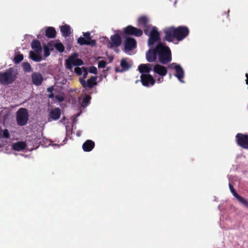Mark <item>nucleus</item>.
Returning <instances> with one entry per match:
<instances>
[{"mask_svg": "<svg viewBox=\"0 0 248 248\" xmlns=\"http://www.w3.org/2000/svg\"><path fill=\"white\" fill-rule=\"evenodd\" d=\"M163 32L165 34L164 40L168 42H172L174 39L178 41H182L188 35L189 30L188 27L185 26L177 28L171 26L165 28Z\"/></svg>", "mask_w": 248, "mask_h": 248, "instance_id": "nucleus-1", "label": "nucleus"}, {"mask_svg": "<svg viewBox=\"0 0 248 248\" xmlns=\"http://www.w3.org/2000/svg\"><path fill=\"white\" fill-rule=\"evenodd\" d=\"M159 62L162 64H167L171 61V53L170 48L162 43L156 46Z\"/></svg>", "mask_w": 248, "mask_h": 248, "instance_id": "nucleus-2", "label": "nucleus"}, {"mask_svg": "<svg viewBox=\"0 0 248 248\" xmlns=\"http://www.w3.org/2000/svg\"><path fill=\"white\" fill-rule=\"evenodd\" d=\"M18 73L14 67H10L5 72H0V83L2 85L13 83L17 78Z\"/></svg>", "mask_w": 248, "mask_h": 248, "instance_id": "nucleus-3", "label": "nucleus"}, {"mask_svg": "<svg viewBox=\"0 0 248 248\" xmlns=\"http://www.w3.org/2000/svg\"><path fill=\"white\" fill-rule=\"evenodd\" d=\"M78 54L74 53L71 56H70L65 61V67L67 69L72 70L73 66H81L84 64L83 61L81 59L78 58Z\"/></svg>", "mask_w": 248, "mask_h": 248, "instance_id": "nucleus-4", "label": "nucleus"}, {"mask_svg": "<svg viewBox=\"0 0 248 248\" xmlns=\"http://www.w3.org/2000/svg\"><path fill=\"white\" fill-rule=\"evenodd\" d=\"M29 113L25 108H20L16 113V121L20 126L25 125L29 120Z\"/></svg>", "mask_w": 248, "mask_h": 248, "instance_id": "nucleus-5", "label": "nucleus"}, {"mask_svg": "<svg viewBox=\"0 0 248 248\" xmlns=\"http://www.w3.org/2000/svg\"><path fill=\"white\" fill-rule=\"evenodd\" d=\"M168 67L169 69L174 70L175 71V74H174L175 77L178 78L179 81L184 82L183 78L184 77L185 72L183 68L180 64L173 62L170 64Z\"/></svg>", "mask_w": 248, "mask_h": 248, "instance_id": "nucleus-6", "label": "nucleus"}, {"mask_svg": "<svg viewBox=\"0 0 248 248\" xmlns=\"http://www.w3.org/2000/svg\"><path fill=\"white\" fill-rule=\"evenodd\" d=\"M148 45L149 46L154 45L156 42L160 41V33L156 27H153L148 35Z\"/></svg>", "mask_w": 248, "mask_h": 248, "instance_id": "nucleus-7", "label": "nucleus"}, {"mask_svg": "<svg viewBox=\"0 0 248 248\" xmlns=\"http://www.w3.org/2000/svg\"><path fill=\"white\" fill-rule=\"evenodd\" d=\"M237 145L243 149L248 150V134L237 133L235 136Z\"/></svg>", "mask_w": 248, "mask_h": 248, "instance_id": "nucleus-8", "label": "nucleus"}, {"mask_svg": "<svg viewBox=\"0 0 248 248\" xmlns=\"http://www.w3.org/2000/svg\"><path fill=\"white\" fill-rule=\"evenodd\" d=\"M125 34L127 35H134L136 37H140L143 34V31L131 25H128L124 29Z\"/></svg>", "mask_w": 248, "mask_h": 248, "instance_id": "nucleus-9", "label": "nucleus"}, {"mask_svg": "<svg viewBox=\"0 0 248 248\" xmlns=\"http://www.w3.org/2000/svg\"><path fill=\"white\" fill-rule=\"evenodd\" d=\"M97 77L92 76L87 80V82L83 79H79V82L83 88L92 89L97 85Z\"/></svg>", "mask_w": 248, "mask_h": 248, "instance_id": "nucleus-10", "label": "nucleus"}, {"mask_svg": "<svg viewBox=\"0 0 248 248\" xmlns=\"http://www.w3.org/2000/svg\"><path fill=\"white\" fill-rule=\"evenodd\" d=\"M140 81L143 86L149 87L150 85H154L155 82V79L150 74H141Z\"/></svg>", "mask_w": 248, "mask_h": 248, "instance_id": "nucleus-11", "label": "nucleus"}, {"mask_svg": "<svg viewBox=\"0 0 248 248\" xmlns=\"http://www.w3.org/2000/svg\"><path fill=\"white\" fill-rule=\"evenodd\" d=\"M137 46L136 40L132 37H128L124 41V50L125 51H129L135 49Z\"/></svg>", "mask_w": 248, "mask_h": 248, "instance_id": "nucleus-12", "label": "nucleus"}, {"mask_svg": "<svg viewBox=\"0 0 248 248\" xmlns=\"http://www.w3.org/2000/svg\"><path fill=\"white\" fill-rule=\"evenodd\" d=\"M61 110L59 108H55L50 110L48 114V121L51 122L52 121L58 120L61 117Z\"/></svg>", "mask_w": 248, "mask_h": 248, "instance_id": "nucleus-13", "label": "nucleus"}, {"mask_svg": "<svg viewBox=\"0 0 248 248\" xmlns=\"http://www.w3.org/2000/svg\"><path fill=\"white\" fill-rule=\"evenodd\" d=\"M229 188L230 189L232 194L233 196L242 204H243L245 207L248 208V202L245 200L243 197L240 196L237 194L236 192L235 189L234 188L232 185L230 183L229 184Z\"/></svg>", "mask_w": 248, "mask_h": 248, "instance_id": "nucleus-14", "label": "nucleus"}, {"mask_svg": "<svg viewBox=\"0 0 248 248\" xmlns=\"http://www.w3.org/2000/svg\"><path fill=\"white\" fill-rule=\"evenodd\" d=\"M157 52L156 46L154 48L150 49L146 54V58L149 62H153L157 58Z\"/></svg>", "mask_w": 248, "mask_h": 248, "instance_id": "nucleus-15", "label": "nucleus"}, {"mask_svg": "<svg viewBox=\"0 0 248 248\" xmlns=\"http://www.w3.org/2000/svg\"><path fill=\"white\" fill-rule=\"evenodd\" d=\"M32 83L36 86L41 85L43 81L42 75L39 72L33 73L31 75Z\"/></svg>", "mask_w": 248, "mask_h": 248, "instance_id": "nucleus-16", "label": "nucleus"}, {"mask_svg": "<svg viewBox=\"0 0 248 248\" xmlns=\"http://www.w3.org/2000/svg\"><path fill=\"white\" fill-rule=\"evenodd\" d=\"M154 72L161 77H164L167 74V68L162 65L156 64L153 68Z\"/></svg>", "mask_w": 248, "mask_h": 248, "instance_id": "nucleus-17", "label": "nucleus"}, {"mask_svg": "<svg viewBox=\"0 0 248 248\" xmlns=\"http://www.w3.org/2000/svg\"><path fill=\"white\" fill-rule=\"evenodd\" d=\"M120 65L122 67V69H120L119 67H115V71L116 73L123 72L124 71H127L130 67V64L125 59H122L121 60Z\"/></svg>", "mask_w": 248, "mask_h": 248, "instance_id": "nucleus-18", "label": "nucleus"}, {"mask_svg": "<svg viewBox=\"0 0 248 248\" xmlns=\"http://www.w3.org/2000/svg\"><path fill=\"white\" fill-rule=\"evenodd\" d=\"M94 146L95 143L94 141L88 140L82 144V149L85 152H90L94 148Z\"/></svg>", "mask_w": 248, "mask_h": 248, "instance_id": "nucleus-19", "label": "nucleus"}, {"mask_svg": "<svg viewBox=\"0 0 248 248\" xmlns=\"http://www.w3.org/2000/svg\"><path fill=\"white\" fill-rule=\"evenodd\" d=\"M139 72L142 74L144 73H148L152 70V65L149 63L140 64L138 67Z\"/></svg>", "mask_w": 248, "mask_h": 248, "instance_id": "nucleus-20", "label": "nucleus"}, {"mask_svg": "<svg viewBox=\"0 0 248 248\" xmlns=\"http://www.w3.org/2000/svg\"><path fill=\"white\" fill-rule=\"evenodd\" d=\"M112 46L118 47L122 43V39L121 36L118 34H115L110 37Z\"/></svg>", "mask_w": 248, "mask_h": 248, "instance_id": "nucleus-21", "label": "nucleus"}, {"mask_svg": "<svg viewBox=\"0 0 248 248\" xmlns=\"http://www.w3.org/2000/svg\"><path fill=\"white\" fill-rule=\"evenodd\" d=\"M31 47L33 50V51L36 52H42V48L40 42L36 39H34L32 41L31 44Z\"/></svg>", "mask_w": 248, "mask_h": 248, "instance_id": "nucleus-22", "label": "nucleus"}, {"mask_svg": "<svg viewBox=\"0 0 248 248\" xmlns=\"http://www.w3.org/2000/svg\"><path fill=\"white\" fill-rule=\"evenodd\" d=\"M42 52H36L35 51H30L29 53L30 58L34 62H39L42 60L41 55Z\"/></svg>", "mask_w": 248, "mask_h": 248, "instance_id": "nucleus-23", "label": "nucleus"}, {"mask_svg": "<svg viewBox=\"0 0 248 248\" xmlns=\"http://www.w3.org/2000/svg\"><path fill=\"white\" fill-rule=\"evenodd\" d=\"M78 43L80 45H90L94 46L96 43L95 40H87L84 37H80L78 39Z\"/></svg>", "mask_w": 248, "mask_h": 248, "instance_id": "nucleus-24", "label": "nucleus"}, {"mask_svg": "<svg viewBox=\"0 0 248 248\" xmlns=\"http://www.w3.org/2000/svg\"><path fill=\"white\" fill-rule=\"evenodd\" d=\"M26 147V144L23 141L17 142L12 145V149L16 151H20L24 150Z\"/></svg>", "mask_w": 248, "mask_h": 248, "instance_id": "nucleus-25", "label": "nucleus"}, {"mask_svg": "<svg viewBox=\"0 0 248 248\" xmlns=\"http://www.w3.org/2000/svg\"><path fill=\"white\" fill-rule=\"evenodd\" d=\"M45 35L49 38H54L56 35V31L55 28L51 27L47 28L45 31Z\"/></svg>", "mask_w": 248, "mask_h": 248, "instance_id": "nucleus-26", "label": "nucleus"}, {"mask_svg": "<svg viewBox=\"0 0 248 248\" xmlns=\"http://www.w3.org/2000/svg\"><path fill=\"white\" fill-rule=\"evenodd\" d=\"M61 31L63 36L66 37L71 34V28L69 25H64L61 27Z\"/></svg>", "mask_w": 248, "mask_h": 248, "instance_id": "nucleus-27", "label": "nucleus"}, {"mask_svg": "<svg viewBox=\"0 0 248 248\" xmlns=\"http://www.w3.org/2000/svg\"><path fill=\"white\" fill-rule=\"evenodd\" d=\"M149 19L145 16L140 17L138 20V25L139 27H146L148 25Z\"/></svg>", "mask_w": 248, "mask_h": 248, "instance_id": "nucleus-28", "label": "nucleus"}, {"mask_svg": "<svg viewBox=\"0 0 248 248\" xmlns=\"http://www.w3.org/2000/svg\"><path fill=\"white\" fill-rule=\"evenodd\" d=\"M24 56L22 54L16 55L14 59V62L15 64H18L23 60Z\"/></svg>", "mask_w": 248, "mask_h": 248, "instance_id": "nucleus-29", "label": "nucleus"}, {"mask_svg": "<svg viewBox=\"0 0 248 248\" xmlns=\"http://www.w3.org/2000/svg\"><path fill=\"white\" fill-rule=\"evenodd\" d=\"M55 48L60 53L63 52L64 50V46L63 44L60 43H56L54 45Z\"/></svg>", "mask_w": 248, "mask_h": 248, "instance_id": "nucleus-30", "label": "nucleus"}, {"mask_svg": "<svg viewBox=\"0 0 248 248\" xmlns=\"http://www.w3.org/2000/svg\"><path fill=\"white\" fill-rule=\"evenodd\" d=\"M22 66L25 71L30 72L31 71V67L30 64L28 62H24L22 63Z\"/></svg>", "mask_w": 248, "mask_h": 248, "instance_id": "nucleus-31", "label": "nucleus"}, {"mask_svg": "<svg viewBox=\"0 0 248 248\" xmlns=\"http://www.w3.org/2000/svg\"><path fill=\"white\" fill-rule=\"evenodd\" d=\"M91 97L89 95H87L83 98L82 104L87 106L90 102Z\"/></svg>", "mask_w": 248, "mask_h": 248, "instance_id": "nucleus-32", "label": "nucleus"}, {"mask_svg": "<svg viewBox=\"0 0 248 248\" xmlns=\"http://www.w3.org/2000/svg\"><path fill=\"white\" fill-rule=\"evenodd\" d=\"M44 56L45 57H47L50 55V49L49 47L46 46V45H44Z\"/></svg>", "mask_w": 248, "mask_h": 248, "instance_id": "nucleus-33", "label": "nucleus"}, {"mask_svg": "<svg viewBox=\"0 0 248 248\" xmlns=\"http://www.w3.org/2000/svg\"><path fill=\"white\" fill-rule=\"evenodd\" d=\"M152 27L151 25H147L146 27H143L144 28V32L145 35L148 36L150 34V31L152 29Z\"/></svg>", "mask_w": 248, "mask_h": 248, "instance_id": "nucleus-34", "label": "nucleus"}, {"mask_svg": "<svg viewBox=\"0 0 248 248\" xmlns=\"http://www.w3.org/2000/svg\"><path fill=\"white\" fill-rule=\"evenodd\" d=\"M88 71L90 73H93L94 74H97V69L96 67L94 66H90L88 68Z\"/></svg>", "mask_w": 248, "mask_h": 248, "instance_id": "nucleus-35", "label": "nucleus"}, {"mask_svg": "<svg viewBox=\"0 0 248 248\" xmlns=\"http://www.w3.org/2000/svg\"><path fill=\"white\" fill-rule=\"evenodd\" d=\"M82 69H83V71L84 74H83V78H81L80 79H83L84 80H85V79L87 77V75L88 74L89 71L88 70V68L87 67H83Z\"/></svg>", "mask_w": 248, "mask_h": 248, "instance_id": "nucleus-36", "label": "nucleus"}, {"mask_svg": "<svg viewBox=\"0 0 248 248\" xmlns=\"http://www.w3.org/2000/svg\"><path fill=\"white\" fill-rule=\"evenodd\" d=\"M55 98L59 102H62L64 101V98L63 94H58L55 96Z\"/></svg>", "mask_w": 248, "mask_h": 248, "instance_id": "nucleus-37", "label": "nucleus"}, {"mask_svg": "<svg viewBox=\"0 0 248 248\" xmlns=\"http://www.w3.org/2000/svg\"><path fill=\"white\" fill-rule=\"evenodd\" d=\"M106 65H107L106 62L103 60V61H101L99 62L98 66L99 68H105L106 66Z\"/></svg>", "mask_w": 248, "mask_h": 248, "instance_id": "nucleus-38", "label": "nucleus"}, {"mask_svg": "<svg viewBox=\"0 0 248 248\" xmlns=\"http://www.w3.org/2000/svg\"><path fill=\"white\" fill-rule=\"evenodd\" d=\"M82 68L77 67L75 68V72L78 75L80 76L82 74Z\"/></svg>", "mask_w": 248, "mask_h": 248, "instance_id": "nucleus-39", "label": "nucleus"}, {"mask_svg": "<svg viewBox=\"0 0 248 248\" xmlns=\"http://www.w3.org/2000/svg\"><path fill=\"white\" fill-rule=\"evenodd\" d=\"M84 37L87 40H93L91 39V33L89 32H84L83 34Z\"/></svg>", "mask_w": 248, "mask_h": 248, "instance_id": "nucleus-40", "label": "nucleus"}, {"mask_svg": "<svg viewBox=\"0 0 248 248\" xmlns=\"http://www.w3.org/2000/svg\"><path fill=\"white\" fill-rule=\"evenodd\" d=\"M2 137L3 138H7V139H8L10 137L9 133L7 129H5L3 130V134H2Z\"/></svg>", "mask_w": 248, "mask_h": 248, "instance_id": "nucleus-41", "label": "nucleus"}, {"mask_svg": "<svg viewBox=\"0 0 248 248\" xmlns=\"http://www.w3.org/2000/svg\"><path fill=\"white\" fill-rule=\"evenodd\" d=\"M53 86H50L47 89V91L48 93H51L53 90Z\"/></svg>", "mask_w": 248, "mask_h": 248, "instance_id": "nucleus-42", "label": "nucleus"}, {"mask_svg": "<svg viewBox=\"0 0 248 248\" xmlns=\"http://www.w3.org/2000/svg\"><path fill=\"white\" fill-rule=\"evenodd\" d=\"M157 81L158 83H161V82H163V77L158 78L157 79Z\"/></svg>", "mask_w": 248, "mask_h": 248, "instance_id": "nucleus-43", "label": "nucleus"}, {"mask_svg": "<svg viewBox=\"0 0 248 248\" xmlns=\"http://www.w3.org/2000/svg\"><path fill=\"white\" fill-rule=\"evenodd\" d=\"M54 97H55V96H54V94H53V93H50L49 94H48V97H49V98H54Z\"/></svg>", "mask_w": 248, "mask_h": 248, "instance_id": "nucleus-44", "label": "nucleus"}, {"mask_svg": "<svg viewBox=\"0 0 248 248\" xmlns=\"http://www.w3.org/2000/svg\"><path fill=\"white\" fill-rule=\"evenodd\" d=\"M230 12V11L229 10L228 11V14H226V13L224 14V16H226V18H228L229 17V13Z\"/></svg>", "mask_w": 248, "mask_h": 248, "instance_id": "nucleus-45", "label": "nucleus"}, {"mask_svg": "<svg viewBox=\"0 0 248 248\" xmlns=\"http://www.w3.org/2000/svg\"><path fill=\"white\" fill-rule=\"evenodd\" d=\"M170 78H171V74L170 75Z\"/></svg>", "mask_w": 248, "mask_h": 248, "instance_id": "nucleus-46", "label": "nucleus"}]
</instances>
